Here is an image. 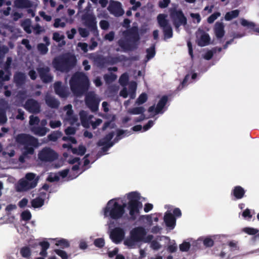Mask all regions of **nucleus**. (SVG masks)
Listing matches in <instances>:
<instances>
[{
  "label": "nucleus",
  "mask_w": 259,
  "mask_h": 259,
  "mask_svg": "<svg viewBox=\"0 0 259 259\" xmlns=\"http://www.w3.org/2000/svg\"><path fill=\"white\" fill-rule=\"evenodd\" d=\"M108 10L115 16L122 15L124 11L121 8V4L118 2L111 1L108 7Z\"/></svg>",
  "instance_id": "nucleus-18"
},
{
  "label": "nucleus",
  "mask_w": 259,
  "mask_h": 259,
  "mask_svg": "<svg viewBox=\"0 0 259 259\" xmlns=\"http://www.w3.org/2000/svg\"><path fill=\"white\" fill-rule=\"evenodd\" d=\"M79 115L82 125L85 127H89L91 124L93 128L95 129L102 122V119L99 118L95 119V120H92L93 116H88L87 113L83 111L79 113Z\"/></svg>",
  "instance_id": "nucleus-10"
},
{
  "label": "nucleus",
  "mask_w": 259,
  "mask_h": 259,
  "mask_svg": "<svg viewBox=\"0 0 259 259\" xmlns=\"http://www.w3.org/2000/svg\"><path fill=\"white\" fill-rule=\"evenodd\" d=\"M54 252L62 259H68L69 257V255L64 250L56 249L54 250Z\"/></svg>",
  "instance_id": "nucleus-43"
},
{
  "label": "nucleus",
  "mask_w": 259,
  "mask_h": 259,
  "mask_svg": "<svg viewBox=\"0 0 259 259\" xmlns=\"http://www.w3.org/2000/svg\"><path fill=\"white\" fill-rule=\"evenodd\" d=\"M58 157V154L48 147L42 149L38 153V158L42 162H51L57 159Z\"/></svg>",
  "instance_id": "nucleus-9"
},
{
  "label": "nucleus",
  "mask_w": 259,
  "mask_h": 259,
  "mask_svg": "<svg viewBox=\"0 0 259 259\" xmlns=\"http://www.w3.org/2000/svg\"><path fill=\"white\" fill-rule=\"evenodd\" d=\"M239 14V11L235 10L226 13L225 19L227 21H230L233 18H236Z\"/></svg>",
  "instance_id": "nucleus-38"
},
{
  "label": "nucleus",
  "mask_w": 259,
  "mask_h": 259,
  "mask_svg": "<svg viewBox=\"0 0 259 259\" xmlns=\"http://www.w3.org/2000/svg\"><path fill=\"white\" fill-rule=\"evenodd\" d=\"M89 82V79L84 74L76 73L72 77L70 81L71 89L75 95L78 96L88 89Z\"/></svg>",
  "instance_id": "nucleus-3"
},
{
  "label": "nucleus",
  "mask_w": 259,
  "mask_h": 259,
  "mask_svg": "<svg viewBox=\"0 0 259 259\" xmlns=\"http://www.w3.org/2000/svg\"><path fill=\"white\" fill-rule=\"evenodd\" d=\"M25 108L31 112H38L40 106L38 103L33 100H29L25 104Z\"/></svg>",
  "instance_id": "nucleus-20"
},
{
  "label": "nucleus",
  "mask_w": 259,
  "mask_h": 259,
  "mask_svg": "<svg viewBox=\"0 0 259 259\" xmlns=\"http://www.w3.org/2000/svg\"><path fill=\"white\" fill-rule=\"evenodd\" d=\"M21 218L24 221H28L31 218V214L29 210H25L21 213Z\"/></svg>",
  "instance_id": "nucleus-52"
},
{
  "label": "nucleus",
  "mask_w": 259,
  "mask_h": 259,
  "mask_svg": "<svg viewBox=\"0 0 259 259\" xmlns=\"http://www.w3.org/2000/svg\"><path fill=\"white\" fill-rule=\"evenodd\" d=\"M86 151V149L83 146H79L78 149L72 148V152L74 154L82 155Z\"/></svg>",
  "instance_id": "nucleus-44"
},
{
  "label": "nucleus",
  "mask_w": 259,
  "mask_h": 259,
  "mask_svg": "<svg viewBox=\"0 0 259 259\" xmlns=\"http://www.w3.org/2000/svg\"><path fill=\"white\" fill-rule=\"evenodd\" d=\"M39 178L33 172L27 173L25 177L19 180L16 185L17 192H26L31 190L37 186Z\"/></svg>",
  "instance_id": "nucleus-4"
},
{
  "label": "nucleus",
  "mask_w": 259,
  "mask_h": 259,
  "mask_svg": "<svg viewBox=\"0 0 259 259\" xmlns=\"http://www.w3.org/2000/svg\"><path fill=\"white\" fill-rule=\"evenodd\" d=\"M16 141L19 144L22 150L23 154L19 158L20 161L22 162H24L25 158L28 154H33L34 148H36L39 145L37 139L27 135H18L16 138Z\"/></svg>",
  "instance_id": "nucleus-1"
},
{
  "label": "nucleus",
  "mask_w": 259,
  "mask_h": 259,
  "mask_svg": "<svg viewBox=\"0 0 259 259\" xmlns=\"http://www.w3.org/2000/svg\"><path fill=\"white\" fill-rule=\"evenodd\" d=\"M54 88L56 94L60 97H65L67 96V93L66 91L61 87V83L60 82H57L55 84Z\"/></svg>",
  "instance_id": "nucleus-31"
},
{
  "label": "nucleus",
  "mask_w": 259,
  "mask_h": 259,
  "mask_svg": "<svg viewBox=\"0 0 259 259\" xmlns=\"http://www.w3.org/2000/svg\"><path fill=\"white\" fill-rule=\"evenodd\" d=\"M22 26L24 28V29L28 33H31V26H30V21L29 19H27L25 20L22 23Z\"/></svg>",
  "instance_id": "nucleus-46"
},
{
  "label": "nucleus",
  "mask_w": 259,
  "mask_h": 259,
  "mask_svg": "<svg viewBox=\"0 0 259 259\" xmlns=\"http://www.w3.org/2000/svg\"><path fill=\"white\" fill-rule=\"evenodd\" d=\"M76 59L74 55L68 54L63 57L55 58L53 62V66L58 70L64 71L69 67L75 64Z\"/></svg>",
  "instance_id": "nucleus-5"
},
{
  "label": "nucleus",
  "mask_w": 259,
  "mask_h": 259,
  "mask_svg": "<svg viewBox=\"0 0 259 259\" xmlns=\"http://www.w3.org/2000/svg\"><path fill=\"white\" fill-rule=\"evenodd\" d=\"M164 221L167 227L173 229L176 225V219L171 213L170 210H167L164 215Z\"/></svg>",
  "instance_id": "nucleus-19"
},
{
  "label": "nucleus",
  "mask_w": 259,
  "mask_h": 259,
  "mask_svg": "<svg viewBox=\"0 0 259 259\" xmlns=\"http://www.w3.org/2000/svg\"><path fill=\"white\" fill-rule=\"evenodd\" d=\"M127 197L128 200V209L130 214L133 219H135L140 209L142 207V204L139 202L140 194L136 192H133L128 193Z\"/></svg>",
  "instance_id": "nucleus-6"
},
{
  "label": "nucleus",
  "mask_w": 259,
  "mask_h": 259,
  "mask_svg": "<svg viewBox=\"0 0 259 259\" xmlns=\"http://www.w3.org/2000/svg\"><path fill=\"white\" fill-rule=\"evenodd\" d=\"M113 136V132H111L104 139L100 141L99 144L100 146H104V148H109L113 146L114 142L111 141Z\"/></svg>",
  "instance_id": "nucleus-22"
},
{
  "label": "nucleus",
  "mask_w": 259,
  "mask_h": 259,
  "mask_svg": "<svg viewBox=\"0 0 259 259\" xmlns=\"http://www.w3.org/2000/svg\"><path fill=\"white\" fill-rule=\"evenodd\" d=\"M167 16L164 14H159L157 17V21L158 24L161 28L167 27L170 26L168 24L167 20L166 19Z\"/></svg>",
  "instance_id": "nucleus-32"
},
{
  "label": "nucleus",
  "mask_w": 259,
  "mask_h": 259,
  "mask_svg": "<svg viewBox=\"0 0 259 259\" xmlns=\"http://www.w3.org/2000/svg\"><path fill=\"white\" fill-rule=\"evenodd\" d=\"M190 247V244L189 242H184L180 245V249L182 251H188Z\"/></svg>",
  "instance_id": "nucleus-56"
},
{
  "label": "nucleus",
  "mask_w": 259,
  "mask_h": 259,
  "mask_svg": "<svg viewBox=\"0 0 259 259\" xmlns=\"http://www.w3.org/2000/svg\"><path fill=\"white\" fill-rule=\"evenodd\" d=\"M99 100L93 93L88 94L86 97V103L93 111H96L98 108Z\"/></svg>",
  "instance_id": "nucleus-16"
},
{
  "label": "nucleus",
  "mask_w": 259,
  "mask_h": 259,
  "mask_svg": "<svg viewBox=\"0 0 259 259\" xmlns=\"http://www.w3.org/2000/svg\"><path fill=\"white\" fill-rule=\"evenodd\" d=\"M164 32V39L171 38L172 36V30L170 26L162 28Z\"/></svg>",
  "instance_id": "nucleus-41"
},
{
  "label": "nucleus",
  "mask_w": 259,
  "mask_h": 259,
  "mask_svg": "<svg viewBox=\"0 0 259 259\" xmlns=\"http://www.w3.org/2000/svg\"><path fill=\"white\" fill-rule=\"evenodd\" d=\"M220 16L221 13L220 12L214 13L207 18L208 23H212Z\"/></svg>",
  "instance_id": "nucleus-49"
},
{
  "label": "nucleus",
  "mask_w": 259,
  "mask_h": 259,
  "mask_svg": "<svg viewBox=\"0 0 259 259\" xmlns=\"http://www.w3.org/2000/svg\"><path fill=\"white\" fill-rule=\"evenodd\" d=\"M15 5L16 7L20 8L30 7L31 6L28 0H16Z\"/></svg>",
  "instance_id": "nucleus-36"
},
{
  "label": "nucleus",
  "mask_w": 259,
  "mask_h": 259,
  "mask_svg": "<svg viewBox=\"0 0 259 259\" xmlns=\"http://www.w3.org/2000/svg\"><path fill=\"white\" fill-rule=\"evenodd\" d=\"M203 244L207 247H210L213 245V241L211 238L207 237L203 240Z\"/></svg>",
  "instance_id": "nucleus-58"
},
{
  "label": "nucleus",
  "mask_w": 259,
  "mask_h": 259,
  "mask_svg": "<svg viewBox=\"0 0 259 259\" xmlns=\"http://www.w3.org/2000/svg\"><path fill=\"white\" fill-rule=\"evenodd\" d=\"M147 100V95L145 93H142L136 100V103L138 105H141L146 102Z\"/></svg>",
  "instance_id": "nucleus-45"
},
{
  "label": "nucleus",
  "mask_w": 259,
  "mask_h": 259,
  "mask_svg": "<svg viewBox=\"0 0 259 259\" xmlns=\"http://www.w3.org/2000/svg\"><path fill=\"white\" fill-rule=\"evenodd\" d=\"M39 122V120L37 117L33 115L30 116L29 124L31 132L36 135L42 137L45 136L49 130L46 127L38 126Z\"/></svg>",
  "instance_id": "nucleus-7"
},
{
  "label": "nucleus",
  "mask_w": 259,
  "mask_h": 259,
  "mask_svg": "<svg viewBox=\"0 0 259 259\" xmlns=\"http://www.w3.org/2000/svg\"><path fill=\"white\" fill-rule=\"evenodd\" d=\"M61 125V122L59 120H51L50 122V125L53 128L59 127Z\"/></svg>",
  "instance_id": "nucleus-62"
},
{
  "label": "nucleus",
  "mask_w": 259,
  "mask_h": 259,
  "mask_svg": "<svg viewBox=\"0 0 259 259\" xmlns=\"http://www.w3.org/2000/svg\"><path fill=\"white\" fill-rule=\"evenodd\" d=\"M59 180V176L58 174L51 173L49 175L47 180L51 182L58 181Z\"/></svg>",
  "instance_id": "nucleus-48"
},
{
  "label": "nucleus",
  "mask_w": 259,
  "mask_h": 259,
  "mask_svg": "<svg viewBox=\"0 0 259 259\" xmlns=\"http://www.w3.org/2000/svg\"><path fill=\"white\" fill-rule=\"evenodd\" d=\"M7 107V103L3 100H0V123H4L7 121V117L3 109Z\"/></svg>",
  "instance_id": "nucleus-28"
},
{
  "label": "nucleus",
  "mask_w": 259,
  "mask_h": 259,
  "mask_svg": "<svg viewBox=\"0 0 259 259\" xmlns=\"http://www.w3.org/2000/svg\"><path fill=\"white\" fill-rule=\"evenodd\" d=\"M146 230L142 227H136L130 232V235L136 238L139 242L143 241L146 243L151 241L153 239L152 235H148L146 236Z\"/></svg>",
  "instance_id": "nucleus-8"
},
{
  "label": "nucleus",
  "mask_w": 259,
  "mask_h": 259,
  "mask_svg": "<svg viewBox=\"0 0 259 259\" xmlns=\"http://www.w3.org/2000/svg\"><path fill=\"white\" fill-rule=\"evenodd\" d=\"M79 158L75 157L73 158L72 159L68 160V162L70 163L71 164H75L72 168L71 171H70L71 173H73V176H71L70 175H69V177L71 178V179H73L74 178H76L78 175V174L77 172V170H78L79 166Z\"/></svg>",
  "instance_id": "nucleus-24"
},
{
  "label": "nucleus",
  "mask_w": 259,
  "mask_h": 259,
  "mask_svg": "<svg viewBox=\"0 0 259 259\" xmlns=\"http://www.w3.org/2000/svg\"><path fill=\"white\" fill-rule=\"evenodd\" d=\"M62 117L64 121H68L72 125H79L78 118L73 114L71 105H68L64 108Z\"/></svg>",
  "instance_id": "nucleus-11"
},
{
  "label": "nucleus",
  "mask_w": 259,
  "mask_h": 259,
  "mask_svg": "<svg viewBox=\"0 0 259 259\" xmlns=\"http://www.w3.org/2000/svg\"><path fill=\"white\" fill-rule=\"evenodd\" d=\"M145 111V109L143 107H137L132 109H130L127 111V113L131 114L137 115L142 114Z\"/></svg>",
  "instance_id": "nucleus-37"
},
{
  "label": "nucleus",
  "mask_w": 259,
  "mask_h": 259,
  "mask_svg": "<svg viewBox=\"0 0 259 259\" xmlns=\"http://www.w3.org/2000/svg\"><path fill=\"white\" fill-rule=\"evenodd\" d=\"M38 50L42 54H46L48 51L47 47L44 44H39L38 45Z\"/></svg>",
  "instance_id": "nucleus-55"
},
{
  "label": "nucleus",
  "mask_w": 259,
  "mask_h": 259,
  "mask_svg": "<svg viewBox=\"0 0 259 259\" xmlns=\"http://www.w3.org/2000/svg\"><path fill=\"white\" fill-rule=\"evenodd\" d=\"M242 231L245 233L250 235H253L258 233L259 230L257 229L251 228V227H245L242 229Z\"/></svg>",
  "instance_id": "nucleus-42"
},
{
  "label": "nucleus",
  "mask_w": 259,
  "mask_h": 259,
  "mask_svg": "<svg viewBox=\"0 0 259 259\" xmlns=\"http://www.w3.org/2000/svg\"><path fill=\"white\" fill-rule=\"evenodd\" d=\"M20 254L22 257L27 259L30 257L31 254L30 248L27 246L23 247L21 249Z\"/></svg>",
  "instance_id": "nucleus-40"
},
{
  "label": "nucleus",
  "mask_w": 259,
  "mask_h": 259,
  "mask_svg": "<svg viewBox=\"0 0 259 259\" xmlns=\"http://www.w3.org/2000/svg\"><path fill=\"white\" fill-rule=\"evenodd\" d=\"M125 236L124 230L120 227L113 229L110 233V237L113 242L118 244L120 243Z\"/></svg>",
  "instance_id": "nucleus-14"
},
{
  "label": "nucleus",
  "mask_w": 259,
  "mask_h": 259,
  "mask_svg": "<svg viewBox=\"0 0 259 259\" xmlns=\"http://www.w3.org/2000/svg\"><path fill=\"white\" fill-rule=\"evenodd\" d=\"M38 71L39 73L40 78L44 82H48L52 80V77L49 74V69L48 67H39Z\"/></svg>",
  "instance_id": "nucleus-21"
},
{
  "label": "nucleus",
  "mask_w": 259,
  "mask_h": 259,
  "mask_svg": "<svg viewBox=\"0 0 259 259\" xmlns=\"http://www.w3.org/2000/svg\"><path fill=\"white\" fill-rule=\"evenodd\" d=\"M17 208V206L14 204H10L8 205L6 208V211L8 214H10L12 211L16 210Z\"/></svg>",
  "instance_id": "nucleus-54"
},
{
  "label": "nucleus",
  "mask_w": 259,
  "mask_h": 259,
  "mask_svg": "<svg viewBox=\"0 0 259 259\" xmlns=\"http://www.w3.org/2000/svg\"><path fill=\"white\" fill-rule=\"evenodd\" d=\"M190 16L191 18L193 19L194 22H195V20H196V23H199L201 21V17L199 14L198 13H191Z\"/></svg>",
  "instance_id": "nucleus-63"
},
{
  "label": "nucleus",
  "mask_w": 259,
  "mask_h": 259,
  "mask_svg": "<svg viewBox=\"0 0 259 259\" xmlns=\"http://www.w3.org/2000/svg\"><path fill=\"white\" fill-rule=\"evenodd\" d=\"M118 43L121 49L124 51H128L133 49V47L130 46L129 41L127 40L121 39L119 41Z\"/></svg>",
  "instance_id": "nucleus-39"
},
{
  "label": "nucleus",
  "mask_w": 259,
  "mask_h": 259,
  "mask_svg": "<svg viewBox=\"0 0 259 259\" xmlns=\"http://www.w3.org/2000/svg\"><path fill=\"white\" fill-rule=\"evenodd\" d=\"M94 244L98 247H102L105 244L104 240L103 238H98L94 241Z\"/></svg>",
  "instance_id": "nucleus-57"
},
{
  "label": "nucleus",
  "mask_w": 259,
  "mask_h": 259,
  "mask_svg": "<svg viewBox=\"0 0 259 259\" xmlns=\"http://www.w3.org/2000/svg\"><path fill=\"white\" fill-rule=\"evenodd\" d=\"M167 101V97L163 96L159 101L156 107H155L154 106L150 107L148 109V112L150 114V117H153L159 113H162V110L165 105Z\"/></svg>",
  "instance_id": "nucleus-13"
},
{
  "label": "nucleus",
  "mask_w": 259,
  "mask_h": 259,
  "mask_svg": "<svg viewBox=\"0 0 259 259\" xmlns=\"http://www.w3.org/2000/svg\"><path fill=\"white\" fill-rule=\"evenodd\" d=\"M139 241L131 235L124 241V244L129 248H135Z\"/></svg>",
  "instance_id": "nucleus-29"
},
{
  "label": "nucleus",
  "mask_w": 259,
  "mask_h": 259,
  "mask_svg": "<svg viewBox=\"0 0 259 259\" xmlns=\"http://www.w3.org/2000/svg\"><path fill=\"white\" fill-rule=\"evenodd\" d=\"M128 135H130V133L127 132L126 131L118 130L117 132V137H118V139H120L123 137L127 136Z\"/></svg>",
  "instance_id": "nucleus-59"
},
{
  "label": "nucleus",
  "mask_w": 259,
  "mask_h": 259,
  "mask_svg": "<svg viewBox=\"0 0 259 259\" xmlns=\"http://www.w3.org/2000/svg\"><path fill=\"white\" fill-rule=\"evenodd\" d=\"M125 206L124 204L120 203L119 199L110 200L104 209V215L113 219H119L122 217L125 212Z\"/></svg>",
  "instance_id": "nucleus-2"
},
{
  "label": "nucleus",
  "mask_w": 259,
  "mask_h": 259,
  "mask_svg": "<svg viewBox=\"0 0 259 259\" xmlns=\"http://www.w3.org/2000/svg\"><path fill=\"white\" fill-rule=\"evenodd\" d=\"M55 242L56 246H59L62 248H66L69 246L70 244L68 240L65 239H52Z\"/></svg>",
  "instance_id": "nucleus-33"
},
{
  "label": "nucleus",
  "mask_w": 259,
  "mask_h": 259,
  "mask_svg": "<svg viewBox=\"0 0 259 259\" xmlns=\"http://www.w3.org/2000/svg\"><path fill=\"white\" fill-rule=\"evenodd\" d=\"M66 23L65 22L62 21L61 19L57 18L55 20V23L54 24V26L55 28H63L65 26Z\"/></svg>",
  "instance_id": "nucleus-50"
},
{
  "label": "nucleus",
  "mask_w": 259,
  "mask_h": 259,
  "mask_svg": "<svg viewBox=\"0 0 259 259\" xmlns=\"http://www.w3.org/2000/svg\"><path fill=\"white\" fill-rule=\"evenodd\" d=\"M128 75L126 74H123V75H121V76L120 77V78L119 79L120 83L121 85H124L127 82V81H128Z\"/></svg>",
  "instance_id": "nucleus-61"
},
{
  "label": "nucleus",
  "mask_w": 259,
  "mask_h": 259,
  "mask_svg": "<svg viewBox=\"0 0 259 259\" xmlns=\"http://www.w3.org/2000/svg\"><path fill=\"white\" fill-rule=\"evenodd\" d=\"M28 202V200L26 198H23L18 203V205L21 208L25 207Z\"/></svg>",
  "instance_id": "nucleus-64"
},
{
  "label": "nucleus",
  "mask_w": 259,
  "mask_h": 259,
  "mask_svg": "<svg viewBox=\"0 0 259 259\" xmlns=\"http://www.w3.org/2000/svg\"><path fill=\"white\" fill-rule=\"evenodd\" d=\"M197 42L199 46L204 47L209 44L210 37L209 35L202 30H198L196 33Z\"/></svg>",
  "instance_id": "nucleus-17"
},
{
  "label": "nucleus",
  "mask_w": 259,
  "mask_h": 259,
  "mask_svg": "<svg viewBox=\"0 0 259 259\" xmlns=\"http://www.w3.org/2000/svg\"><path fill=\"white\" fill-rule=\"evenodd\" d=\"M144 218L147 220L149 225H152L153 221L157 222L158 221V218L157 217H153L152 215H146L144 216Z\"/></svg>",
  "instance_id": "nucleus-51"
},
{
  "label": "nucleus",
  "mask_w": 259,
  "mask_h": 259,
  "mask_svg": "<svg viewBox=\"0 0 259 259\" xmlns=\"http://www.w3.org/2000/svg\"><path fill=\"white\" fill-rule=\"evenodd\" d=\"M242 216L246 220H250L252 217L250 210L249 209H245L242 213Z\"/></svg>",
  "instance_id": "nucleus-60"
},
{
  "label": "nucleus",
  "mask_w": 259,
  "mask_h": 259,
  "mask_svg": "<svg viewBox=\"0 0 259 259\" xmlns=\"http://www.w3.org/2000/svg\"><path fill=\"white\" fill-rule=\"evenodd\" d=\"M65 36L63 34L56 32L53 33V39L56 42L59 44V45L62 46L65 44V41H64Z\"/></svg>",
  "instance_id": "nucleus-30"
},
{
  "label": "nucleus",
  "mask_w": 259,
  "mask_h": 259,
  "mask_svg": "<svg viewBox=\"0 0 259 259\" xmlns=\"http://www.w3.org/2000/svg\"><path fill=\"white\" fill-rule=\"evenodd\" d=\"M147 59H150L153 58L155 55V48L154 47H150L147 50Z\"/></svg>",
  "instance_id": "nucleus-53"
},
{
  "label": "nucleus",
  "mask_w": 259,
  "mask_h": 259,
  "mask_svg": "<svg viewBox=\"0 0 259 259\" xmlns=\"http://www.w3.org/2000/svg\"><path fill=\"white\" fill-rule=\"evenodd\" d=\"M46 104L52 108H56L59 106V103L49 95H47L46 98Z\"/></svg>",
  "instance_id": "nucleus-34"
},
{
  "label": "nucleus",
  "mask_w": 259,
  "mask_h": 259,
  "mask_svg": "<svg viewBox=\"0 0 259 259\" xmlns=\"http://www.w3.org/2000/svg\"><path fill=\"white\" fill-rule=\"evenodd\" d=\"M41 196L33 199L31 202V205L34 208H39L42 206L44 204L46 194L41 193Z\"/></svg>",
  "instance_id": "nucleus-25"
},
{
  "label": "nucleus",
  "mask_w": 259,
  "mask_h": 259,
  "mask_svg": "<svg viewBox=\"0 0 259 259\" xmlns=\"http://www.w3.org/2000/svg\"><path fill=\"white\" fill-rule=\"evenodd\" d=\"M128 90L126 88H124L120 92V95L126 98L128 96L130 97L131 99H134L136 97V91L137 89V83L136 82L132 81L129 83L128 85Z\"/></svg>",
  "instance_id": "nucleus-15"
},
{
  "label": "nucleus",
  "mask_w": 259,
  "mask_h": 259,
  "mask_svg": "<svg viewBox=\"0 0 259 259\" xmlns=\"http://www.w3.org/2000/svg\"><path fill=\"white\" fill-rule=\"evenodd\" d=\"M240 22L241 24L244 26L247 27L248 28H250L254 31L257 32L259 33V28L255 27V24L253 22L249 21L246 19L243 18H241L240 19Z\"/></svg>",
  "instance_id": "nucleus-26"
},
{
  "label": "nucleus",
  "mask_w": 259,
  "mask_h": 259,
  "mask_svg": "<svg viewBox=\"0 0 259 259\" xmlns=\"http://www.w3.org/2000/svg\"><path fill=\"white\" fill-rule=\"evenodd\" d=\"M25 78V75L22 73H18L15 76V80L18 84H20L23 82Z\"/></svg>",
  "instance_id": "nucleus-47"
},
{
  "label": "nucleus",
  "mask_w": 259,
  "mask_h": 259,
  "mask_svg": "<svg viewBox=\"0 0 259 259\" xmlns=\"http://www.w3.org/2000/svg\"><path fill=\"white\" fill-rule=\"evenodd\" d=\"M224 24L222 22H218L215 24L214 31L216 37L222 38L225 34Z\"/></svg>",
  "instance_id": "nucleus-23"
},
{
  "label": "nucleus",
  "mask_w": 259,
  "mask_h": 259,
  "mask_svg": "<svg viewBox=\"0 0 259 259\" xmlns=\"http://www.w3.org/2000/svg\"><path fill=\"white\" fill-rule=\"evenodd\" d=\"M12 62V59L10 58L7 59V61L6 65V70L5 71V73L3 70H0V79L2 80H7L9 79L10 78V73L7 71V69L9 68L11 63Z\"/></svg>",
  "instance_id": "nucleus-27"
},
{
  "label": "nucleus",
  "mask_w": 259,
  "mask_h": 259,
  "mask_svg": "<svg viewBox=\"0 0 259 259\" xmlns=\"http://www.w3.org/2000/svg\"><path fill=\"white\" fill-rule=\"evenodd\" d=\"M171 16L177 29L181 25H185L187 23V19L181 11H175L171 13Z\"/></svg>",
  "instance_id": "nucleus-12"
},
{
  "label": "nucleus",
  "mask_w": 259,
  "mask_h": 259,
  "mask_svg": "<svg viewBox=\"0 0 259 259\" xmlns=\"http://www.w3.org/2000/svg\"><path fill=\"white\" fill-rule=\"evenodd\" d=\"M233 195L237 199H241L244 196L245 191L240 186H236L233 189Z\"/></svg>",
  "instance_id": "nucleus-35"
}]
</instances>
